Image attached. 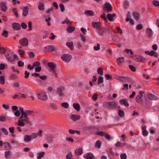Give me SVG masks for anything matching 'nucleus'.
<instances>
[{
    "instance_id": "20e7f679",
    "label": "nucleus",
    "mask_w": 159,
    "mask_h": 159,
    "mask_svg": "<svg viewBox=\"0 0 159 159\" xmlns=\"http://www.w3.org/2000/svg\"><path fill=\"white\" fill-rule=\"evenodd\" d=\"M72 58L71 55L69 54H64L61 56L62 60L65 62H69Z\"/></svg>"
},
{
    "instance_id": "49530a36",
    "label": "nucleus",
    "mask_w": 159,
    "mask_h": 159,
    "mask_svg": "<svg viewBox=\"0 0 159 159\" xmlns=\"http://www.w3.org/2000/svg\"><path fill=\"white\" fill-rule=\"evenodd\" d=\"M124 112L122 110H120L118 112V114L119 116L121 117H123L124 116Z\"/></svg>"
},
{
    "instance_id": "f704fd0d",
    "label": "nucleus",
    "mask_w": 159,
    "mask_h": 159,
    "mask_svg": "<svg viewBox=\"0 0 159 159\" xmlns=\"http://www.w3.org/2000/svg\"><path fill=\"white\" fill-rule=\"evenodd\" d=\"M66 45L71 50H73L74 49V46L72 42H68L66 43Z\"/></svg>"
},
{
    "instance_id": "a18cd8bd",
    "label": "nucleus",
    "mask_w": 159,
    "mask_h": 159,
    "mask_svg": "<svg viewBox=\"0 0 159 159\" xmlns=\"http://www.w3.org/2000/svg\"><path fill=\"white\" fill-rule=\"evenodd\" d=\"M0 83L2 84H4L5 83V77L4 76H0Z\"/></svg>"
},
{
    "instance_id": "bf43d9fd",
    "label": "nucleus",
    "mask_w": 159,
    "mask_h": 159,
    "mask_svg": "<svg viewBox=\"0 0 159 159\" xmlns=\"http://www.w3.org/2000/svg\"><path fill=\"white\" fill-rule=\"evenodd\" d=\"M2 131L4 133L5 135H8V132L6 129L4 127H3L1 129Z\"/></svg>"
},
{
    "instance_id": "58836bf2",
    "label": "nucleus",
    "mask_w": 159,
    "mask_h": 159,
    "mask_svg": "<svg viewBox=\"0 0 159 159\" xmlns=\"http://www.w3.org/2000/svg\"><path fill=\"white\" fill-rule=\"evenodd\" d=\"M101 142L99 140H98L95 143V147L98 149H99L101 147Z\"/></svg>"
},
{
    "instance_id": "0eeeda50",
    "label": "nucleus",
    "mask_w": 159,
    "mask_h": 159,
    "mask_svg": "<svg viewBox=\"0 0 159 159\" xmlns=\"http://www.w3.org/2000/svg\"><path fill=\"white\" fill-rule=\"evenodd\" d=\"M19 43L23 46H27L28 44V41L26 38H24L20 40Z\"/></svg>"
},
{
    "instance_id": "a211bd4d",
    "label": "nucleus",
    "mask_w": 159,
    "mask_h": 159,
    "mask_svg": "<svg viewBox=\"0 0 159 159\" xmlns=\"http://www.w3.org/2000/svg\"><path fill=\"white\" fill-rule=\"evenodd\" d=\"M120 103L121 105H124L127 107L129 106L127 100L126 99H121L120 101Z\"/></svg>"
},
{
    "instance_id": "c756f323",
    "label": "nucleus",
    "mask_w": 159,
    "mask_h": 159,
    "mask_svg": "<svg viewBox=\"0 0 159 159\" xmlns=\"http://www.w3.org/2000/svg\"><path fill=\"white\" fill-rule=\"evenodd\" d=\"M124 52L127 54H130L128 55L129 56V55L132 56L134 54L133 52L130 49H125L124 50Z\"/></svg>"
},
{
    "instance_id": "dca6fc26",
    "label": "nucleus",
    "mask_w": 159,
    "mask_h": 159,
    "mask_svg": "<svg viewBox=\"0 0 159 159\" xmlns=\"http://www.w3.org/2000/svg\"><path fill=\"white\" fill-rule=\"evenodd\" d=\"M12 27L15 30H19L20 28V25L18 23H13L12 24Z\"/></svg>"
},
{
    "instance_id": "c03bdc74",
    "label": "nucleus",
    "mask_w": 159,
    "mask_h": 159,
    "mask_svg": "<svg viewBox=\"0 0 159 159\" xmlns=\"http://www.w3.org/2000/svg\"><path fill=\"white\" fill-rule=\"evenodd\" d=\"M80 39L81 41L84 43H85L86 41V37L85 36L82 34H80Z\"/></svg>"
},
{
    "instance_id": "680f3d73",
    "label": "nucleus",
    "mask_w": 159,
    "mask_h": 159,
    "mask_svg": "<svg viewBox=\"0 0 159 159\" xmlns=\"http://www.w3.org/2000/svg\"><path fill=\"white\" fill-rule=\"evenodd\" d=\"M143 28V26L141 24L138 25L136 27V28L137 30H140Z\"/></svg>"
},
{
    "instance_id": "7ed1b4c3",
    "label": "nucleus",
    "mask_w": 159,
    "mask_h": 159,
    "mask_svg": "<svg viewBox=\"0 0 159 159\" xmlns=\"http://www.w3.org/2000/svg\"><path fill=\"white\" fill-rule=\"evenodd\" d=\"M48 66L50 68L51 70L54 73L56 77H58V74L59 72L58 71L56 70L55 69V65L52 62H49L48 64Z\"/></svg>"
},
{
    "instance_id": "052dcab7",
    "label": "nucleus",
    "mask_w": 159,
    "mask_h": 159,
    "mask_svg": "<svg viewBox=\"0 0 159 159\" xmlns=\"http://www.w3.org/2000/svg\"><path fill=\"white\" fill-rule=\"evenodd\" d=\"M12 86L13 87H18L20 86V84L18 82H15L12 83Z\"/></svg>"
},
{
    "instance_id": "1a4fd4ad",
    "label": "nucleus",
    "mask_w": 159,
    "mask_h": 159,
    "mask_svg": "<svg viewBox=\"0 0 159 159\" xmlns=\"http://www.w3.org/2000/svg\"><path fill=\"white\" fill-rule=\"evenodd\" d=\"M145 53L146 54L148 55L151 56H153L155 57H158L157 53L153 50H152L150 52L146 51L145 52Z\"/></svg>"
},
{
    "instance_id": "b1692460",
    "label": "nucleus",
    "mask_w": 159,
    "mask_h": 159,
    "mask_svg": "<svg viewBox=\"0 0 159 159\" xmlns=\"http://www.w3.org/2000/svg\"><path fill=\"white\" fill-rule=\"evenodd\" d=\"M50 105L52 109L53 110H56L58 109V106L54 103H50Z\"/></svg>"
},
{
    "instance_id": "423d86ee",
    "label": "nucleus",
    "mask_w": 159,
    "mask_h": 159,
    "mask_svg": "<svg viewBox=\"0 0 159 159\" xmlns=\"http://www.w3.org/2000/svg\"><path fill=\"white\" fill-rule=\"evenodd\" d=\"M38 98L42 100H46L48 99V96L44 92H42L40 94H39L37 96Z\"/></svg>"
},
{
    "instance_id": "de8ad7c7",
    "label": "nucleus",
    "mask_w": 159,
    "mask_h": 159,
    "mask_svg": "<svg viewBox=\"0 0 159 159\" xmlns=\"http://www.w3.org/2000/svg\"><path fill=\"white\" fill-rule=\"evenodd\" d=\"M40 63L39 61H35L33 63V66L34 68L38 67L40 66Z\"/></svg>"
},
{
    "instance_id": "f257e3e1",
    "label": "nucleus",
    "mask_w": 159,
    "mask_h": 159,
    "mask_svg": "<svg viewBox=\"0 0 159 159\" xmlns=\"http://www.w3.org/2000/svg\"><path fill=\"white\" fill-rule=\"evenodd\" d=\"M33 113L31 110H26L24 111L17 123L15 125H17L19 126H23L26 123H29V118L28 116L31 115Z\"/></svg>"
},
{
    "instance_id": "864d4df0",
    "label": "nucleus",
    "mask_w": 159,
    "mask_h": 159,
    "mask_svg": "<svg viewBox=\"0 0 159 159\" xmlns=\"http://www.w3.org/2000/svg\"><path fill=\"white\" fill-rule=\"evenodd\" d=\"M105 133L102 131H97L96 133V134L102 136H104Z\"/></svg>"
},
{
    "instance_id": "8fccbe9b",
    "label": "nucleus",
    "mask_w": 159,
    "mask_h": 159,
    "mask_svg": "<svg viewBox=\"0 0 159 159\" xmlns=\"http://www.w3.org/2000/svg\"><path fill=\"white\" fill-rule=\"evenodd\" d=\"M131 19V16L130 15V12L129 11L128 12L127 14V16L125 19V20L126 22L129 21V20Z\"/></svg>"
},
{
    "instance_id": "603ef678",
    "label": "nucleus",
    "mask_w": 159,
    "mask_h": 159,
    "mask_svg": "<svg viewBox=\"0 0 159 159\" xmlns=\"http://www.w3.org/2000/svg\"><path fill=\"white\" fill-rule=\"evenodd\" d=\"M105 30H106L105 29H104L103 30H102L101 29L99 30L98 31V33L99 35L101 36H102L103 35L104 33V32L105 31Z\"/></svg>"
},
{
    "instance_id": "f03ea898",
    "label": "nucleus",
    "mask_w": 159,
    "mask_h": 159,
    "mask_svg": "<svg viewBox=\"0 0 159 159\" xmlns=\"http://www.w3.org/2000/svg\"><path fill=\"white\" fill-rule=\"evenodd\" d=\"M5 57L8 60L10 61H14L17 57V56L11 52H8L5 53Z\"/></svg>"
},
{
    "instance_id": "cd10ccee",
    "label": "nucleus",
    "mask_w": 159,
    "mask_h": 159,
    "mask_svg": "<svg viewBox=\"0 0 159 159\" xmlns=\"http://www.w3.org/2000/svg\"><path fill=\"white\" fill-rule=\"evenodd\" d=\"M38 8L39 10H43L44 9L43 3L42 2H39L38 6Z\"/></svg>"
},
{
    "instance_id": "0e129e2a",
    "label": "nucleus",
    "mask_w": 159,
    "mask_h": 159,
    "mask_svg": "<svg viewBox=\"0 0 159 159\" xmlns=\"http://www.w3.org/2000/svg\"><path fill=\"white\" fill-rule=\"evenodd\" d=\"M66 141L71 143H73L74 141L73 138L70 137H66Z\"/></svg>"
},
{
    "instance_id": "5701e85b",
    "label": "nucleus",
    "mask_w": 159,
    "mask_h": 159,
    "mask_svg": "<svg viewBox=\"0 0 159 159\" xmlns=\"http://www.w3.org/2000/svg\"><path fill=\"white\" fill-rule=\"evenodd\" d=\"M73 107L77 111H79L80 109V106L78 103H74L73 104Z\"/></svg>"
},
{
    "instance_id": "338daca9",
    "label": "nucleus",
    "mask_w": 159,
    "mask_h": 159,
    "mask_svg": "<svg viewBox=\"0 0 159 159\" xmlns=\"http://www.w3.org/2000/svg\"><path fill=\"white\" fill-rule=\"evenodd\" d=\"M19 54L20 56L23 55L25 53V51L23 50L20 49L18 50Z\"/></svg>"
},
{
    "instance_id": "79ce46f5",
    "label": "nucleus",
    "mask_w": 159,
    "mask_h": 159,
    "mask_svg": "<svg viewBox=\"0 0 159 159\" xmlns=\"http://www.w3.org/2000/svg\"><path fill=\"white\" fill-rule=\"evenodd\" d=\"M110 102H105L103 104V106L104 107L106 108L110 109Z\"/></svg>"
},
{
    "instance_id": "9d476101",
    "label": "nucleus",
    "mask_w": 159,
    "mask_h": 159,
    "mask_svg": "<svg viewBox=\"0 0 159 159\" xmlns=\"http://www.w3.org/2000/svg\"><path fill=\"white\" fill-rule=\"evenodd\" d=\"M147 36L148 38H151L153 35V32L152 30L149 28H147L145 30Z\"/></svg>"
},
{
    "instance_id": "e2e57ef3",
    "label": "nucleus",
    "mask_w": 159,
    "mask_h": 159,
    "mask_svg": "<svg viewBox=\"0 0 159 159\" xmlns=\"http://www.w3.org/2000/svg\"><path fill=\"white\" fill-rule=\"evenodd\" d=\"M8 32L6 30H3V33H2V35L5 37H8Z\"/></svg>"
},
{
    "instance_id": "f8f14e48",
    "label": "nucleus",
    "mask_w": 159,
    "mask_h": 159,
    "mask_svg": "<svg viewBox=\"0 0 159 159\" xmlns=\"http://www.w3.org/2000/svg\"><path fill=\"white\" fill-rule=\"evenodd\" d=\"M0 8L3 11L6 12L7 10L8 7L5 2H2L1 3L0 5Z\"/></svg>"
},
{
    "instance_id": "a878e982",
    "label": "nucleus",
    "mask_w": 159,
    "mask_h": 159,
    "mask_svg": "<svg viewBox=\"0 0 159 159\" xmlns=\"http://www.w3.org/2000/svg\"><path fill=\"white\" fill-rule=\"evenodd\" d=\"M3 146L6 150H9L11 148V145L7 142H6L4 143Z\"/></svg>"
},
{
    "instance_id": "4be33fe9",
    "label": "nucleus",
    "mask_w": 159,
    "mask_h": 159,
    "mask_svg": "<svg viewBox=\"0 0 159 159\" xmlns=\"http://www.w3.org/2000/svg\"><path fill=\"white\" fill-rule=\"evenodd\" d=\"M24 140L25 142H29L31 141L32 139L30 135L26 134L24 136Z\"/></svg>"
},
{
    "instance_id": "9b49d317",
    "label": "nucleus",
    "mask_w": 159,
    "mask_h": 159,
    "mask_svg": "<svg viewBox=\"0 0 159 159\" xmlns=\"http://www.w3.org/2000/svg\"><path fill=\"white\" fill-rule=\"evenodd\" d=\"M65 88L63 87H59L57 89V93L59 96L62 97L64 95L63 91Z\"/></svg>"
},
{
    "instance_id": "4468645a",
    "label": "nucleus",
    "mask_w": 159,
    "mask_h": 159,
    "mask_svg": "<svg viewBox=\"0 0 159 159\" xmlns=\"http://www.w3.org/2000/svg\"><path fill=\"white\" fill-rule=\"evenodd\" d=\"M23 112V109L22 107H19V109L14 113V115L16 116H19L21 114L22 115Z\"/></svg>"
},
{
    "instance_id": "bb28decb",
    "label": "nucleus",
    "mask_w": 159,
    "mask_h": 159,
    "mask_svg": "<svg viewBox=\"0 0 159 159\" xmlns=\"http://www.w3.org/2000/svg\"><path fill=\"white\" fill-rule=\"evenodd\" d=\"M11 152L9 151L5 152V157L7 159L10 158L11 157Z\"/></svg>"
},
{
    "instance_id": "e433bc0d",
    "label": "nucleus",
    "mask_w": 159,
    "mask_h": 159,
    "mask_svg": "<svg viewBox=\"0 0 159 159\" xmlns=\"http://www.w3.org/2000/svg\"><path fill=\"white\" fill-rule=\"evenodd\" d=\"M85 14L88 16H92L94 15L93 12L90 10L85 11L84 12Z\"/></svg>"
},
{
    "instance_id": "39448f33",
    "label": "nucleus",
    "mask_w": 159,
    "mask_h": 159,
    "mask_svg": "<svg viewBox=\"0 0 159 159\" xmlns=\"http://www.w3.org/2000/svg\"><path fill=\"white\" fill-rule=\"evenodd\" d=\"M129 56L137 61L143 62L144 61V58L142 56L137 55H134L133 56L129 55Z\"/></svg>"
},
{
    "instance_id": "6e6552de",
    "label": "nucleus",
    "mask_w": 159,
    "mask_h": 159,
    "mask_svg": "<svg viewBox=\"0 0 159 159\" xmlns=\"http://www.w3.org/2000/svg\"><path fill=\"white\" fill-rule=\"evenodd\" d=\"M112 7L111 5L109 3H106L104 8V10L107 12H110L112 10Z\"/></svg>"
},
{
    "instance_id": "412c9836",
    "label": "nucleus",
    "mask_w": 159,
    "mask_h": 159,
    "mask_svg": "<svg viewBox=\"0 0 159 159\" xmlns=\"http://www.w3.org/2000/svg\"><path fill=\"white\" fill-rule=\"evenodd\" d=\"M100 23L99 21L97 22H93L92 25L93 27L95 29L98 28L100 26Z\"/></svg>"
},
{
    "instance_id": "5fc2aeb1",
    "label": "nucleus",
    "mask_w": 159,
    "mask_h": 159,
    "mask_svg": "<svg viewBox=\"0 0 159 159\" xmlns=\"http://www.w3.org/2000/svg\"><path fill=\"white\" fill-rule=\"evenodd\" d=\"M125 145V144H122L119 141L117 142L115 144V146L116 147H123Z\"/></svg>"
},
{
    "instance_id": "72a5a7b5",
    "label": "nucleus",
    "mask_w": 159,
    "mask_h": 159,
    "mask_svg": "<svg viewBox=\"0 0 159 159\" xmlns=\"http://www.w3.org/2000/svg\"><path fill=\"white\" fill-rule=\"evenodd\" d=\"M73 156L72 152H69L66 155V159H73Z\"/></svg>"
},
{
    "instance_id": "aec40b11",
    "label": "nucleus",
    "mask_w": 159,
    "mask_h": 159,
    "mask_svg": "<svg viewBox=\"0 0 159 159\" xmlns=\"http://www.w3.org/2000/svg\"><path fill=\"white\" fill-rule=\"evenodd\" d=\"M80 116L79 115H72L71 116V119L75 121L80 119Z\"/></svg>"
},
{
    "instance_id": "2eb2a0df",
    "label": "nucleus",
    "mask_w": 159,
    "mask_h": 159,
    "mask_svg": "<svg viewBox=\"0 0 159 159\" xmlns=\"http://www.w3.org/2000/svg\"><path fill=\"white\" fill-rule=\"evenodd\" d=\"M85 159H94V157L93 154L91 153H88L84 155Z\"/></svg>"
},
{
    "instance_id": "393cba45",
    "label": "nucleus",
    "mask_w": 159,
    "mask_h": 159,
    "mask_svg": "<svg viewBox=\"0 0 159 159\" xmlns=\"http://www.w3.org/2000/svg\"><path fill=\"white\" fill-rule=\"evenodd\" d=\"M142 132L143 136H147L148 134V132L146 130V127L143 126L142 128Z\"/></svg>"
},
{
    "instance_id": "ea45409f",
    "label": "nucleus",
    "mask_w": 159,
    "mask_h": 159,
    "mask_svg": "<svg viewBox=\"0 0 159 159\" xmlns=\"http://www.w3.org/2000/svg\"><path fill=\"white\" fill-rule=\"evenodd\" d=\"M75 30V27H72L70 26L69 27H68L67 30V31L69 32V33H71L72 31L74 30Z\"/></svg>"
},
{
    "instance_id": "6e6d98bb",
    "label": "nucleus",
    "mask_w": 159,
    "mask_h": 159,
    "mask_svg": "<svg viewBox=\"0 0 159 159\" xmlns=\"http://www.w3.org/2000/svg\"><path fill=\"white\" fill-rule=\"evenodd\" d=\"M30 135L32 140L34 139H36L37 137V134L35 133H33L31 134V135Z\"/></svg>"
},
{
    "instance_id": "6ab92c4d",
    "label": "nucleus",
    "mask_w": 159,
    "mask_h": 159,
    "mask_svg": "<svg viewBox=\"0 0 159 159\" xmlns=\"http://www.w3.org/2000/svg\"><path fill=\"white\" fill-rule=\"evenodd\" d=\"M116 16V14L115 13H114L112 14H107V19L109 21H114V20L113 19V18Z\"/></svg>"
},
{
    "instance_id": "4d7b16f0",
    "label": "nucleus",
    "mask_w": 159,
    "mask_h": 159,
    "mask_svg": "<svg viewBox=\"0 0 159 159\" xmlns=\"http://www.w3.org/2000/svg\"><path fill=\"white\" fill-rule=\"evenodd\" d=\"M100 45L99 44H97L96 46L93 47V49L95 50L98 51L100 49Z\"/></svg>"
},
{
    "instance_id": "37998d69",
    "label": "nucleus",
    "mask_w": 159,
    "mask_h": 159,
    "mask_svg": "<svg viewBox=\"0 0 159 159\" xmlns=\"http://www.w3.org/2000/svg\"><path fill=\"white\" fill-rule=\"evenodd\" d=\"M61 106L67 109L69 107V104L67 102H64L61 103Z\"/></svg>"
},
{
    "instance_id": "2f4dec72",
    "label": "nucleus",
    "mask_w": 159,
    "mask_h": 159,
    "mask_svg": "<svg viewBox=\"0 0 159 159\" xmlns=\"http://www.w3.org/2000/svg\"><path fill=\"white\" fill-rule=\"evenodd\" d=\"M133 16L134 19L136 20H138L139 18V13L136 12L133 13Z\"/></svg>"
},
{
    "instance_id": "4c0bfd02",
    "label": "nucleus",
    "mask_w": 159,
    "mask_h": 159,
    "mask_svg": "<svg viewBox=\"0 0 159 159\" xmlns=\"http://www.w3.org/2000/svg\"><path fill=\"white\" fill-rule=\"evenodd\" d=\"M149 97L151 100H156L158 98L157 96L152 94H150L149 95Z\"/></svg>"
},
{
    "instance_id": "473e14b6",
    "label": "nucleus",
    "mask_w": 159,
    "mask_h": 159,
    "mask_svg": "<svg viewBox=\"0 0 159 159\" xmlns=\"http://www.w3.org/2000/svg\"><path fill=\"white\" fill-rule=\"evenodd\" d=\"M45 153L44 152H40L38 154L37 158L38 159H40L43 157Z\"/></svg>"
},
{
    "instance_id": "13d9d810",
    "label": "nucleus",
    "mask_w": 159,
    "mask_h": 159,
    "mask_svg": "<svg viewBox=\"0 0 159 159\" xmlns=\"http://www.w3.org/2000/svg\"><path fill=\"white\" fill-rule=\"evenodd\" d=\"M121 159H126L127 155L125 153H122L120 154Z\"/></svg>"
},
{
    "instance_id": "7c9ffc66",
    "label": "nucleus",
    "mask_w": 159,
    "mask_h": 159,
    "mask_svg": "<svg viewBox=\"0 0 159 159\" xmlns=\"http://www.w3.org/2000/svg\"><path fill=\"white\" fill-rule=\"evenodd\" d=\"M117 103L115 102H110V109L114 108L116 106Z\"/></svg>"
},
{
    "instance_id": "69168bd1",
    "label": "nucleus",
    "mask_w": 159,
    "mask_h": 159,
    "mask_svg": "<svg viewBox=\"0 0 159 159\" xmlns=\"http://www.w3.org/2000/svg\"><path fill=\"white\" fill-rule=\"evenodd\" d=\"M24 64V63L21 61H19L18 63V66L19 67H21L23 66Z\"/></svg>"
},
{
    "instance_id": "f3484780",
    "label": "nucleus",
    "mask_w": 159,
    "mask_h": 159,
    "mask_svg": "<svg viewBox=\"0 0 159 159\" xmlns=\"http://www.w3.org/2000/svg\"><path fill=\"white\" fill-rule=\"evenodd\" d=\"M45 51L47 52H50L54 50V48L52 45H49L44 47Z\"/></svg>"
},
{
    "instance_id": "774afa93",
    "label": "nucleus",
    "mask_w": 159,
    "mask_h": 159,
    "mask_svg": "<svg viewBox=\"0 0 159 159\" xmlns=\"http://www.w3.org/2000/svg\"><path fill=\"white\" fill-rule=\"evenodd\" d=\"M56 36L53 33H51L50 34V36L49 37V39L52 40H54Z\"/></svg>"
},
{
    "instance_id": "09e8293b",
    "label": "nucleus",
    "mask_w": 159,
    "mask_h": 159,
    "mask_svg": "<svg viewBox=\"0 0 159 159\" xmlns=\"http://www.w3.org/2000/svg\"><path fill=\"white\" fill-rule=\"evenodd\" d=\"M97 73L98 74L102 75H103V71L101 67H99L97 70Z\"/></svg>"
},
{
    "instance_id": "c9c22d12",
    "label": "nucleus",
    "mask_w": 159,
    "mask_h": 159,
    "mask_svg": "<svg viewBox=\"0 0 159 159\" xmlns=\"http://www.w3.org/2000/svg\"><path fill=\"white\" fill-rule=\"evenodd\" d=\"M124 61V57H120L117 60V62L118 64L122 63Z\"/></svg>"
},
{
    "instance_id": "c85d7f7f",
    "label": "nucleus",
    "mask_w": 159,
    "mask_h": 159,
    "mask_svg": "<svg viewBox=\"0 0 159 159\" xmlns=\"http://www.w3.org/2000/svg\"><path fill=\"white\" fill-rule=\"evenodd\" d=\"M142 97L143 96L141 95H138L136 98V102L138 103H141L142 101Z\"/></svg>"
},
{
    "instance_id": "ddd939ff",
    "label": "nucleus",
    "mask_w": 159,
    "mask_h": 159,
    "mask_svg": "<svg viewBox=\"0 0 159 159\" xmlns=\"http://www.w3.org/2000/svg\"><path fill=\"white\" fill-rule=\"evenodd\" d=\"M21 9L23 10V15L24 16H27L28 14L29 7L28 6H25L22 7Z\"/></svg>"
},
{
    "instance_id": "a19ab883",
    "label": "nucleus",
    "mask_w": 159,
    "mask_h": 159,
    "mask_svg": "<svg viewBox=\"0 0 159 159\" xmlns=\"http://www.w3.org/2000/svg\"><path fill=\"white\" fill-rule=\"evenodd\" d=\"M103 78L101 76H99L98 77V84H101L103 83Z\"/></svg>"
},
{
    "instance_id": "3c124183",
    "label": "nucleus",
    "mask_w": 159,
    "mask_h": 159,
    "mask_svg": "<svg viewBox=\"0 0 159 159\" xmlns=\"http://www.w3.org/2000/svg\"><path fill=\"white\" fill-rule=\"evenodd\" d=\"M75 153L77 155H80L81 154L82 152V150L81 149L79 148L75 150Z\"/></svg>"
}]
</instances>
